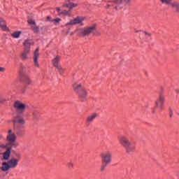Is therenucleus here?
<instances>
[{"mask_svg": "<svg viewBox=\"0 0 179 179\" xmlns=\"http://www.w3.org/2000/svg\"><path fill=\"white\" fill-rule=\"evenodd\" d=\"M118 142L120 145L122 146L126 150V153L128 155H132V153L136 149V145L135 143L131 142L129 138L126 136L122 135L117 137Z\"/></svg>", "mask_w": 179, "mask_h": 179, "instance_id": "1", "label": "nucleus"}, {"mask_svg": "<svg viewBox=\"0 0 179 179\" xmlns=\"http://www.w3.org/2000/svg\"><path fill=\"white\" fill-rule=\"evenodd\" d=\"M73 89L75 93L78 96V99L80 101H86V100H87L89 93L83 85L80 83H75L73 85Z\"/></svg>", "mask_w": 179, "mask_h": 179, "instance_id": "2", "label": "nucleus"}, {"mask_svg": "<svg viewBox=\"0 0 179 179\" xmlns=\"http://www.w3.org/2000/svg\"><path fill=\"white\" fill-rule=\"evenodd\" d=\"M17 159L11 158L8 162H3L1 167V171H8L10 169H15L19 164V160H20V154H16Z\"/></svg>", "mask_w": 179, "mask_h": 179, "instance_id": "3", "label": "nucleus"}, {"mask_svg": "<svg viewBox=\"0 0 179 179\" xmlns=\"http://www.w3.org/2000/svg\"><path fill=\"white\" fill-rule=\"evenodd\" d=\"M101 171H104L108 164L113 162V153L111 152H106L101 155Z\"/></svg>", "mask_w": 179, "mask_h": 179, "instance_id": "4", "label": "nucleus"}, {"mask_svg": "<svg viewBox=\"0 0 179 179\" xmlns=\"http://www.w3.org/2000/svg\"><path fill=\"white\" fill-rule=\"evenodd\" d=\"M94 30H96V26L93 25L91 27L78 29L76 30V33L80 37H87L88 36H90Z\"/></svg>", "mask_w": 179, "mask_h": 179, "instance_id": "5", "label": "nucleus"}, {"mask_svg": "<svg viewBox=\"0 0 179 179\" xmlns=\"http://www.w3.org/2000/svg\"><path fill=\"white\" fill-rule=\"evenodd\" d=\"M127 3H129V0H115L111 4H108V6H112L115 10H121Z\"/></svg>", "mask_w": 179, "mask_h": 179, "instance_id": "6", "label": "nucleus"}, {"mask_svg": "<svg viewBox=\"0 0 179 179\" xmlns=\"http://www.w3.org/2000/svg\"><path fill=\"white\" fill-rule=\"evenodd\" d=\"M13 107L17 114H23L26 110V104L23 103L22 101H15Z\"/></svg>", "mask_w": 179, "mask_h": 179, "instance_id": "7", "label": "nucleus"}, {"mask_svg": "<svg viewBox=\"0 0 179 179\" xmlns=\"http://www.w3.org/2000/svg\"><path fill=\"white\" fill-rule=\"evenodd\" d=\"M61 62V56L57 55L52 60V64L55 68H57V69L59 71L60 73H62L64 72V69H62V66L59 64Z\"/></svg>", "mask_w": 179, "mask_h": 179, "instance_id": "8", "label": "nucleus"}, {"mask_svg": "<svg viewBox=\"0 0 179 179\" xmlns=\"http://www.w3.org/2000/svg\"><path fill=\"white\" fill-rule=\"evenodd\" d=\"M164 96L160 94L155 101V107L159 108V110H163V107H164Z\"/></svg>", "mask_w": 179, "mask_h": 179, "instance_id": "9", "label": "nucleus"}, {"mask_svg": "<svg viewBox=\"0 0 179 179\" xmlns=\"http://www.w3.org/2000/svg\"><path fill=\"white\" fill-rule=\"evenodd\" d=\"M97 117H99V114L96 113H94L88 115L85 119V125H87V127H90V125H92V122H93Z\"/></svg>", "mask_w": 179, "mask_h": 179, "instance_id": "10", "label": "nucleus"}, {"mask_svg": "<svg viewBox=\"0 0 179 179\" xmlns=\"http://www.w3.org/2000/svg\"><path fill=\"white\" fill-rule=\"evenodd\" d=\"M83 20H85L84 17L78 16L73 20H71L69 22H67L66 26H75V24H80V22H83Z\"/></svg>", "mask_w": 179, "mask_h": 179, "instance_id": "11", "label": "nucleus"}, {"mask_svg": "<svg viewBox=\"0 0 179 179\" xmlns=\"http://www.w3.org/2000/svg\"><path fill=\"white\" fill-rule=\"evenodd\" d=\"M38 51H40V48H37L34 52V64L37 68H40V64H38L40 53H38Z\"/></svg>", "mask_w": 179, "mask_h": 179, "instance_id": "12", "label": "nucleus"}, {"mask_svg": "<svg viewBox=\"0 0 179 179\" xmlns=\"http://www.w3.org/2000/svg\"><path fill=\"white\" fill-rule=\"evenodd\" d=\"M8 134L6 137L8 142H10V143H13V142H16V135L13 132H12V129H9Z\"/></svg>", "mask_w": 179, "mask_h": 179, "instance_id": "13", "label": "nucleus"}, {"mask_svg": "<svg viewBox=\"0 0 179 179\" xmlns=\"http://www.w3.org/2000/svg\"><path fill=\"white\" fill-rule=\"evenodd\" d=\"M14 131L17 136H23L24 135V129L22 126H15Z\"/></svg>", "mask_w": 179, "mask_h": 179, "instance_id": "14", "label": "nucleus"}, {"mask_svg": "<svg viewBox=\"0 0 179 179\" xmlns=\"http://www.w3.org/2000/svg\"><path fill=\"white\" fill-rule=\"evenodd\" d=\"M34 44V42L31 39H27L23 43L24 45V50H27L28 51H30V48H31V45Z\"/></svg>", "mask_w": 179, "mask_h": 179, "instance_id": "15", "label": "nucleus"}, {"mask_svg": "<svg viewBox=\"0 0 179 179\" xmlns=\"http://www.w3.org/2000/svg\"><path fill=\"white\" fill-rule=\"evenodd\" d=\"M9 157H10V148H8L6 152L3 153V159L4 160H9Z\"/></svg>", "mask_w": 179, "mask_h": 179, "instance_id": "16", "label": "nucleus"}, {"mask_svg": "<svg viewBox=\"0 0 179 179\" xmlns=\"http://www.w3.org/2000/svg\"><path fill=\"white\" fill-rule=\"evenodd\" d=\"M30 50H27L24 49V51L22 53V59H27V55H29Z\"/></svg>", "mask_w": 179, "mask_h": 179, "instance_id": "17", "label": "nucleus"}, {"mask_svg": "<svg viewBox=\"0 0 179 179\" xmlns=\"http://www.w3.org/2000/svg\"><path fill=\"white\" fill-rule=\"evenodd\" d=\"M21 34H22V31H17L13 32L11 34V36H12V37H13V38H19V37H20Z\"/></svg>", "mask_w": 179, "mask_h": 179, "instance_id": "18", "label": "nucleus"}, {"mask_svg": "<svg viewBox=\"0 0 179 179\" xmlns=\"http://www.w3.org/2000/svg\"><path fill=\"white\" fill-rule=\"evenodd\" d=\"M0 27L2 30H6V22H5V20H0Z\"/></svg>", "mask_w": 179, "mask_h": 179, "instance_id": "19", "label": "nucleus"}, {"mask_svg": "<svg viewBox=\"0 0 179 179\" xmlns=\"http://www.w3.org/2000/svg\"><path fill=\"white\" fill-rule=\"evenodd\" d=\"M22 79L27 85H30V83H31V80H30L29 76H24Z\"/></svg>", "mask_w": 179, "mask_h": 179, "instance_id": "20", "label": "nucleus"}, {"mask_svg": "<svg viewBox=\"0 0 179 179\" xmlns=\"http://www.w3.org/2000/svg\"><path fill=\"white\" fill-rule=\"evenodd\" d=\"M60 15H65L71 16V13L69 10L68 11L66 10H62V13H60Z\"/></svg>", "mask_w": 179, "mask_h": 179, "instance_id": "21", "label": "nucleus"}, {"mask_svg": "<svg viewBox=\"0 0 179 179\" xmlns=\"http://www.w3.org/2000/svg\"><path fill=\"white\" fill-rule=\"evenodd\" d=\"M66 166L67 169H69L70 170L73 169V162H69L66 164Z\"/></svg>", "mask_w": 179, "mask_h": 179, "instance_id": "22", "label": "nucleus"}, {"mask_svg": "<svg viewBox=\"0 0 179 179\" xmlns=\"http://www.w3.org/2000/svg\"><path fill=\"white\" fill-rule=\"evenodd\" d=\"M77 6H78V3H70L69 11L72 10L73 8H76Z\"/></svg>", "mask_w": 179, "mask_h": 179, "instance_id": "23", "label": "nucleus"}, {"mask_svg": "<svg viewBox=\"0 0 179 179\" xmlns=\"http://www.w3.org/2000/svg\"><path fill=\"white\" fill-rule=\"evenodd\" d=\"M61 18H56V19H53L51 20V22H53V23H55V24H58V23H59V22H61Z\"/></svg>", "mask_w": 179, "mask_h": 179, "instance_id": "24", "label": "nucleus"}, {"mask_svg": "<svg viewBox=\"0 0 179 179\" xmlns=\"http://www.w3.org/2000/svg\"><path fill=\"white\" fill-rule=\"evenodd\" d=\"M142 36H145V37H147L148 38L152 36V34L144 31V32H142Z\"/></svg>", "mask_w": 179, "mask_h": 179, "instance_id": "25", "label": "nucleus"}, {"mask_svg": "<svg viewBox=\"0 0 179 179\" xmlns=\"http://www.w3.org/2000/svg\"><path fill=\"white\" fill-rule=\"evenodd\" d=\"M32 115L34 118H38V115H39L38 111L37 110L34 111Z\"/></svg>", "mask_w": 179, "mask_h": 179, "instance_id": "26", "label": "nucleus"}, {"mask_svg": "<svg viewBox=\"0 0 179 179\" xmlns=\"http://www.w3.org/2000/svg\"><path fill=\"white\" fill-rule=\"evenodd\" d=\"M31 29H32L34 33H38V27L34 26V27H31Z\"/></svg>", "mask_w": 179, "mask_h": 179, "instance_id": "27", "label": "nucleus"}, {"mask_svg": "<svg viewBox=\"0 0 179 179\" xmlns=\"http://www.w3.org/2000/svg\"><path fill=\"white\" fill-rule=\"evenodd\" d=\"M17 122L18 124H22L23 125V124H24V119H23V118L18 119V120H17Z\"/></svg>", "mask_w": 179, "mask_h": 179, "instance_id": "28", "label": "nucleus"}, {"mask_svg": "<svg viewBox=\"0 0 179 179\" xmlns=\"http://www.w3.org/2000/svg\"><path fill=\"white\" fill-rule=\"evenodd\" d=\"M171 5L172 8H178L179 6V3L178 2H173Z\"/></svg>", "mask_w": 179, "mask_h": 179, "instance_id": "29", "label": "nucleus"}, {"mask_svg": "<svg viewBox=\"0 0 179 179\" xmlns=\"http://www.w3.org/2000/svg\"><path fill=\"white\" fill-rule=\"evenodd\" d=\"M162 3H166V5H170V1L169 0H162Z\"/></svg>", "mask_w": 179, "mask_h": 179, "instance_id": "30", "label": "nucleus"}, {"mask_svg": "<svg viewBox=\"0 0 179 179\" xmlns=\"http://www.w3.org/2000/svg\"><path fill=\"white\" fill-rule=\"evenodd\" d=\"M56 10L57 11L59 15H61V13L62 12V10H61V8L59 7H56Z\"/></svg>", "mask_w": 179, "mask_h": 179, "instance_id": "31", "label": "nucleus"}, {"mask_svg": "<svg viewBox=\"0 0 179 179\" xmlns=\"http://www.w3.org/2000/svg\"><path fill=\"white\" fill-rule=\"evenodd\" d=\"M28 23L29 24H36V22L34 20H29Z\"/></svg>", "mask_w": 179, "mask_h": 179, "instance_id": "32", "label": "nucleus"}, {"mask_svg": "<svg viewBox=\"0 0 179 179\" xmlns=\"http://www.w3.org/2000/svg\"><path fill=\"white\" fill-rule=\"evenodd\" d=\"M63 8H69L70 6V3L68 4V3H64L62 5Z\"/></svg>", "mask_w": 179, "mask_h": 179, "instance_id": "33", "label": "nucleus"}, {"mask_svg": "<svg viewBox=\"0 0 179 179\" xmlns=\"http://www.w3.org/2000/svg\"><path fill=\"white\" fill-rule=\"evenodd\" d=\"M169 115L170 117H173V109L169 108Z\"/></svg>", "mask_w": 179, "mask_h": 179, "instance_id": "34", "label": "nucleus"}, {"mask_svg": "<svg viewBox=\"0 0 179 179\" xmlns=\"http://www.w3.org/2000/svg\"><path fill=\"white\" fill-rule=\"evenodd\" d=\"M6 145L5 144H0V149H5Z\"/></svg>", "mask_w": 179, "mask_h": 179, "instance_id": "35", "label": "nucleus"}, {"mask_svg": "<svg viewBox=\"0 0 179 179\" xmlns=\"http://www.w3.org/2000/svg\"><path fill=\"white\" fill-rule=\"evenodd\" d=\"M0 72H5V68L0 67Z\"/></svg>", "mask_w": 179, "mask_h": 179, "instance_id": "36", "label": "nucleus"}, {"mask_svg": "<svg viewBox=\"0 0 179 179\" xmlns=\"http://www.w3.org/2000/svg\"><path fill=\"white\" fill-rule=\"evenodd\" d=\"M47 20H48V22H51V20H51V17L48 16V17H47Z\"/></svg>", "mask_w": 179, "mask_h": 179, "instance_id": "37", "label": "nucleus"}, {"mask_svg": "<svg viewBox=\"0 0 179 179\" xmlns=\"http://www.w3.org/2000/svg\"><path fill=\"white\" fill-rule=\"evenodd\" d=\"M176 12L179 13V5L178 6V7L176 8Z\"/></svg>", "mask_w": 179, "mask_h": 179, "instance_id": "38", "label": "nucleus"}, {"mask_svg": "<svg viewBox=\"0 0 179 179\" xmlns=\"http://www.w3.org/2000/svg\"><path fill=\"white\" fill-rule=\"evenodd\" d=\"M176 93H178L179 90H176Z\"/></svg>", "mask_w": 179, "mask_h": 179, "instance_id": "39", "label": "nucleus"}, {"mask_svg": "<svg viewBox=\"0 0 179 179\" xmlns=\"http://www.w3.org/2000/svg\"><path fill=\"white\" fill-rule=\"evenodd\" d=\"M136 33H138V31H135Z\"/></svg>", "mask_w": 179, "mask_h": 179, "instance_id": "40", "label": "nucleus"}, {"mask_svg": "<svg viewBox=\"0 0 179 179\" xmlns=\"http://www.w3.org/2000/svg\"><path fill=\"white\" fill-rule=\"evenodd\" d=\"M161 2H162V0H161Z\"/></svg>", "mask_w": 179, "mask_h": 179, "instance_id": "41", "label": "nucleus"}]
</instances>
